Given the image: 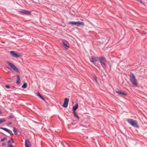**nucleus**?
<instances>
[{
  "instance_id": "bb28decb",
  "label": "nucleus",
  "mask_w": 147,
  "mask_h": 147,
  "mask_svg": "<svg viewBox=\"0 0 147 147\" xmlns=\"http://www.w3.org/2000/svg\"><path fill=\"white\" fill-rule=\"evenodd\" d=\"M2 145L3 146H5L6 145V143L5 142H3L2 143Z\"/></svg>"
},
{
  "instance_id": "1a4fd4ad",
  "label": "nucleus",
  "mask_w": 147,
  "mask_h": 147,
  "mask_svg": "<svg viewBox=\"0 0 147 147\" xmlns=\"http://www.w3.org/2000/svg\"><path fill=\"white\" fill-rule=\"evenodd\" d=\"M19 12L22 14H25L28 15L31 14V11H27L25 10H22L21 11H19Z\"/></svg>"
},
{
  "instance_id": "39448f33",
  "label": "nucleus",
  "mask_w": 147,
  "mask_h": 147,
  "mask_svg": "<svg viewBox=\"0 0 147 147\" xmlns=\"http://www.w3.org/2000/svg\"><path fill=\"white\" fill-rule=\"evenodd\" d=\"M69 24L73 25H76L77 26H83L84 25V22H69Z\"/></svg>"
},
{
  "instance_id": "f03ea898",
  "label": "nucleus",
  "mask_w": 147,
  "mask_h": 147,
  "mask_svg": "<svg viewBox=\"0 0 147 147\" xmlns=\"http://www.w3.org/2000/svg\"><path fill=\"white\" fill-rule=\"evenodd\" d=\"M128 122L132 126L138 128V125L137 124L136 121L132 119H127Z\"/></svg>"
},
{
  "instance_id": "0eeeda50",
  "label": "nucleus",
  "mask_w": 147,
  "mask_h": 147,
  "mask_svg": "<svg viewBox=\"0 0 147 147\" xmlns=\"http://www.w3.org/2000/svg\"><path fill=\"white\" fill-rule=\"evenodd\" d=\"M115 92L118 94L122 96H126L127 94L126 92L121 90H115Z\"/></svg>"
},
{
  "instance_id": "5701e85b",
  "label": "nucleus",
  "mask_w": 147,
  "mask_h": 147,
  "mask_svg": "<svg viewBox=\"0 0 147 147\" xmlns=\"http://www.w3.org/2000/svg\"><path fill=\"white\" fill-rule=\"evenodd\" d=\"M7 138H4L2 139L1 140V142H3L4 141H5V140H7Z\"/></svg>"
},
{
  "instance_id": "b1692460",
  "label": "nucleus",
  "mask_w": 147,
  "mask_h": 147,
  "mask_svg": "<svg viewBox=\"0 0 147 147\" xmlns=\"http://www.w3.org/2000/svg\"><path fill=\"white\" fill-rule=\"evenodd\" d=\"M14 117V116L13 115H10L9 116L8 118H13Z\"/></svg>"
},
{
  "instance_id": "f257e3e1",
  "label": "nucleus",
  "mask_w": 147,
  "mask_h": 147,
  "mask_svg": "<svg viewBox=\"0 0 147 147\" xmlns=\"http://www.w3.org/2000/svg\"><path fill=\"white\" fill-rule=\"evenodd\" d=\"M99 60L102 67L104 69H106L107 67L106 63L107 61L106 58L104 57H99Z\"/></svg>"
},
{
  "instance_id": "a211bd4d",
  "label": "nucleus",
  "mask_w": 147,
  "mask_h": 147,
  "mask_svg": "<svg viewBox=\"0 0 147 147\" xmlns=\"http://www.w3.org/2000/svg\"><path fill=\"white\" fill-rule=\"evenodd\" d=\"M37 96H39L41 99L44 100H45L44 98L38 92L37 93Z\"/></svg>"
},
{
  "instance_id": "aec40b11",
  "label": "nucleus",
  "mask_w": 147,
  "mask_h": 147,
  "mask_svg": "<svg viewBox=\"0 0 147 147\" xmlns=\"http://www.w3.org/2000/svg\"><path fill=\"white\" fill-rule=\"evenodd\" d=\"M6 121L5 119L4 118L0 119V124L5 122Z\"/></svg>"
},
{
  "instance_id": "a878e982",
  "label": "nucleus",
  "mask_w": 147,
  "mask_h": 147,
  "mask_svg": "<svg viewBox=\"0 0 147 147\" xmlns=\"http://www.w3.org/2000/svg\"><path fill=\"white\" fill-rule=\"evenodd\" d=\"M138 1L140 2L142 4H144V3L143 2L142 0H137Z\"/></svg>"
},
{
  "instance_id": "c85d7f7f",
  "label": "nucleus",
  "mask_w": 147,
  "mask_h": 147,
  "mask_svg": "<svg viewBox=\"0 0 147 147\" xmlns=\"http://www.w3.org/2000/svg\"><path fill=\"white\" fill-rule=\"evenodd\" d=\"M12 88H13H13H15V87L14 86H12Z\"/></svg>"
},
{
  "instance_id": "6e6552de",
  "label": "nucleus",
  "mask_w": 147,
  "mask_h": 147,
  "mask_svg": "<svg viewBox=\"0 0 147 147\" xmlns=\"http://www.w3.org/2000/svg\"><path fill=\"white\" fill-rule=\"evenodd\" d=\"M62 42L65 48L67 49L69 47V43L68 41L64 40H62Z\"/></svg>"
},
{
  "instance_id": "2eb2a0df",
  "label": "nucleus",
  "mask_w": 147,
  "mask_h": 147,
  "mask_svg": "<svg viewBox=\"0 0 147 147\" xmlns=\"http://www.w3.org/2000/svg\"><path fill=\"white\" fill-rule=\"evenodd\" d=\"M17 80L16 82V84L18 85H20V77L19 75L17 76Z\"/></svg>"
},
{
  "instance_id": "20e7f679",
  "label": "nucleus",
  "mask_w": 147,
  "mask_h": 147,
  "mask_svg": "<svg viewBox=\"0 0 147 147\" xmlns=\"http://www.w3.org/2000/svg\"><path fill=\"white\" fill-rule=\"evenodd\" d=\"M6 63L13 70L16 71L18 73H19V71L18 69L15 66V65L13 64L12 63L9 61H6Z\"/></svg>"
},
{
  "instance_id": "9b49d317",
  "label": "nucleus",
  "mask_w": 147,
  "mask_h": 147,
  "mask_svg": "<svg viewBox=\"0 0 147 147\" xmlns=\"http://www.w3.org/2000/svg\"><path fill=\"white\" fill-rule=\"evenodd\" d=\"M69 102V99L67 98H65L64 99V102L62 106L65 108H66L67 107L68 103Z\"/></svg>"
},
{
  "instance_id": "4be33fe9",
  "label": "nucleus",
  "mask_w": 147,
  "mask_h": 147,
  "mask_svg": "<svg viewBox=\"0 0 147 147\" xmlns=\"http://www.w3.org/2000/svg\"><path fill=\"white\" fill-rule=\"evenodd\" d=\"M27 86V84L26 83H24L22 86V87L23 88H26Z\"/></svg>"
},
{
  "instance_id": "6ab92c4d",
  "label": "nucleus",
  "mask_w": 147,
  "mask_h": 147,
  "mask_svg": "<svg viewBox=\"0 0 147 147\" xmlns=\"http://www.w3.org/2000/svg\"><path fill=\"white\" fill-rule=\"evenodd\" d=\"M73 113H74V116L75 117H76L78 119H79L80 118L76 114V112L75 111H73Z\"/></svg>"
},
{
  "instance_id": "412c9836",
  "label": "nucleus",
  "mask_w": 147,
  "mask_h": 147,
  "mask_svg": "<svg viewBox=\"0 0 147 147\" xmlns=\"http://www.w3.org/2000/svg\"><path fill=\"white\" fill-rule=\"evenodd\" d=\"M13 131L15 134H17L18 132V129L15 127H14L13 129Z\"/></svg>"
},
{
  "instance_id": "f8f14e48",
  "label": "nucleus",
  "mask_w": 147,
  "mask_h": 147,
  "mask_svg": "<svg viewBox=\"0 0 147 147\" xmlns=\"http://www.w3.org/2000/svg\"><path fill=\"white\" fill-rule=\"evenodd\" d=\"M25 146L26 147H30L31 143L28 139H25Z\"/></svg>"
},
{
  "instance_id": "7ed1b4c3",
  "label": "nucleus",
  "mask_w": 147,
  "mask_h": 147,
  "mask_svg": "<svg viewBox=\"0 0 147 147\" xmlns=\"http://www.w3.org/2000/svg\"><path fill=\"white\" fill-rule=\"evenodd\" d=\"M130 80L133 85L134 86L137 85V81L134 74H132L130 76Z\"/></svg>"
},
{
  "instance_id": "423d86ee",
  "label": "nucleus",
  "mask_w": 147,
  "mask_h": 147,
  "mask_svg": "<svg viewBox=\"0 0 147 147\" xmlns=\"http://www.w3.org/2000/svg\"><path fill=\"white\" fill-rule=\"evenodd\" d=\"M10 53L11 55L13 57L17 58L20 57L21 56V54L20 53H18L16 51H11L10 52Z\"/></svg>"
},
{
  "instance_id": "393cba45",
  "label": "nucleus",
  "mask_w": 147,
  "mask_h": 147,
  "mask_svg": "<svg viewBox=\"0 0 147 147\" xmlns=\"http://www.w3.org/2000/svg\"><path fill=\"white\" fill-rule=\"evenodd\" d=\"M13 123V122L12 121H10L7 123L8 125H11Z\"/></svg>"
},
{
  "instance_id": "4468645a",
  "label": "nucleus",
  "mask_w": 147,
  "mask_h": 147,
  "mask_svg": "<svg viewBox=\"0 0 147 147\" xmlns=\"http://www.w3.org/2000/svg\"><path fill=\"white\" fill-rule=\"evenodd\" d=\"M13 141L12 138H11L9 140H8L7 143L9 147H14L11 142H13Z\"/></svg>"
},
{
  "instance_id": "dca6fc26",
  "label": "nucleus",
  "mask_w": 147,
  "mask_h": 147,
  "mask_svg": "<svg viewBox=\"0 0 147 147\" xmlns=\"http://www.w3.org/2000/svg\"><path fill=\"white\" fill-rule=\"evenodd\" d=\"M78 104H76L75 106H73V111H75L78 109Z\"/></svg>"
},
{
  "instance_id": "9d476101",
  "label": "nucleus",
  "mask_w": 147,
  "mask_h": 147,
  "mask_svg": "<svg viewBox=\"0 0 147 147\" xmlns=\"http://www.w3.org/2000/svg\"><path fill=\"white\" fill-rule=\"evenodd\" d=\"M98 60V57L93 56L90 58V61L92 63H94V62L97 61Z\"/></svg>"
},
{
  "instance_id": "ddd939ff",
  "label": "nucleus",
  "mask_w": 147,
  "mask_h": 147,
  "mask_svg": "<svg viewBox=\"0 0 147 147\" xmlns=\"http://www.w3.org/2000/svg\"><path fill=\"white\" fill-rule=\"evenodd\" d=\"M0 129L3 130H4L6 132L8 133L9 134L11 135H13V134L12 132V131L9 129L6 128H5L1 127H0Z\"/></svg>"
},
{
  "instance_id": "cd10ccee",
  "label": "nucleus",
  "mask_w": 147,
  "mask_h": 147,
  "mask_svg": "<svg viewBox=\"0 0 147 147\" xmlns=\"http://www.w3.org/2000/svg\"><path fill=\"white\" fill-rule=\"evenodd\" d=\"M5 86L6 88H10V86L8 85H6Z\"/></svg>"
},
{
  "instance_id": "f3484780",
  "label": "nucleus",
  "mask_w": 147,
  "mask_h": 147,
  "mask_svg": "<svg viewBox=\"0 0 147 147\" xmlns=\"http://www.w3.org/2000/svg\"><path fill=\"white\" fill-rule=\"evenodd\" d=\"M92 78L94 80H95V82L96 83H98V82L97 80V77L96 76H95V75H94V76H92Z\"/></svg>"
}]
</instances>
